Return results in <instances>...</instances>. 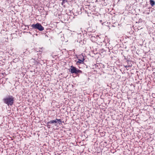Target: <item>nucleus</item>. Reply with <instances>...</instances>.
I'll list each match as a JSON object with an SVG mask.
<instances>
[{
  "label": "nucleus",
  "instance_id": "f257e3e1",
  "mask_svg": "<svg viewBox=\"0 0 155 155\" xmlns=\"http://www.w3.org/2000/svg\"><path fill=\"white\" fill-rule=\"evenodd\" d=\"M3 100L4 103L8 106H12L14 103L15 97L12 95H9L5 97Z\"/></svg>",
  "mask_w": 155,
  "mask_h": 155
},
{
  "label": "nucleus",
  "instance_id": "f03ea898",
  "mask_svg": "<svg viewBox=\"0 0 155 155\" xmlns=\"http://www.w3.org/2000/svg\"><path fill=\"white\" fill-rule=\"evenodd\" d=\"M69 70L71 74H75L77 76L79 75L80 74H82L83 72L81 71L73 65L70 66V68L69 69Z\"/></svg>",
  "mask_w": 155,
  "mask_h": 155
},
{
  "label": "nucleus",
  "instance_id": "7ed1b4c3",
  "mask_svg": "<svg viewBox=\"0 0 155 155\" xmlns=\"http://www.w3.org/2000/svg\"><path fill=\"white\" fill-rule=\"evenodd\" d=\"M31 27L35 30H38L40 31H42L44 29V27L42 26L41 24L39 23H37L35 24H32L31 25Z\"/></svg>",
  "mask_w": 155,
  "mask_h": 155
},
{
  "label": "nucleus",
  "instance_id": "20e7f679",
  "mask_svg": "<svg viewBox=\"0 0 155 155\" xmlns=\"http://www.w3.org/2000/svg\"><path fill=\"white\" fill-rule=\"evenodd\" d=\"M57 122L56 120V119L55 120H53L50 121L46 123L47 126L48 128H50L51 127H52V126L53 125H54L55 126L57 125Z\"/></svg>",
  "mask_w": 155,
  "mask_h": 155
},
{
  "label": "nucleus",
  "instance_id": "39448f33",
  "mask_svg": "<svg viewBox=\"0 0 155 155\" xmlns=\"http://www.w3.org/2000/svg\"><path fill=\"white\" fill-rule=\"evenodd\" d=\"M124 59L126 60V62L127 63V64L128 67H131L132 64H131V61L127 59V58H126L124 56Z\"/></svg>",
  "mask_w": 155,
  "mask_h": 155
},
{
  "label": "nucleus",
  "instance_id": "423d86ee",
  "mask_svg": "<svg viewBox=\"0 0 155 155\" xmlns=\"http://www.w3.org/2000/svg\"><path fill=\"white\" fill-rule=\"evenodd\" d=\"M83 58L82 59H78V61H75L76 62V64H83L84 63V60L85 59H84V57L83 56H82Z\"/></svg>",
  "mask_w": 155,
  "mask_h": 155
},
{
  "label": "nucleus",
  "instance_id": "0eeeda50",
  "mask_svg": "<svg viewBox=\"0 0 155 155\" xmlns=\"http://www.w3.org/2000/svg\"><path fill=\"white\" fill-rule=\"evenodd\" d=\"M43 49V48H39V50H38V49L37 50H36L37 52H39V53H38L37 54V57L38 58H40L41 56V51L40 50H42Z\"/></svg>",
  "mask_w": 155,
  "mask_h": 155
},
{
  "label": "nucleus",
  "instance_id": "6e6552de",
  "mask_svg": "<svg viewBox=\"0 0 155 155\" xmlns=\"http://www.w3.org/2000/svg\"><path fill=\"white\" fill-rule=\"evenodd\" d=\"M150 5L152 7L155 4V1L153 0H150Z\"/></svg>",
  "mask_w": 155,
  "mask_h": 155
},
{
  "label": "nucleus",
  "instance_id": "1a4fd4ad",
  "mask_svg": "<svg viewBox=\"0 0 155 155\" xmlns=\"http://www.w3.org/2000/svg\"><path fill=\"white\" fill-rule=\"evenodd\" d=\"M56 120L57 122V123H58L59 124H61L62 121H61V119H58L57 118H56Z\"/></svg>",
  "mask_w": 155,
  "mask_h": 155
},
{
  "label": "nucleus",
  "instance_id": "9d476101",
  "mask_svg": "<svg viewBox=\"0 0 155 155\" xmlns=\"http://www.w3.org/2000/svg\"><path fill=\"white\" fill-rule=\"evenodd\" d=\"M100 52L101 53H105V51L104 49L102 48L100 50Z\"/></svg>",
  "mask_w": 155,
  "mask_h": 155
},
{
  "label": "nucleus",
  "instance_id": "9b49d317",
  "mask_svg": "<svg viewBox=\"0 0 155 155\" xmlns=\"http://www.w3.org/2000/svg\"><path fill=\"white\" fill-rule=\"evenodd\" d=\"M67 2V0H62V5H64V4L66 2Z\"/></svg>",
  "mask_w": 155,
  "mask_h": 155
},
{
  "label": "nucleus",
  "instance_id": "f8f14e48",
  "mask_svg": "<svg viewBox=\"0 0 155 155\" xmlns=\"http://www.w3.org/2000/svg\"><path fill=\"white\" fill-rule=\"evenodd\" d=\"M91 28L90 27H88L87 29V31L88 32H92L91 30Z\"/></svg>",
  "mask_w": 155,
  "mask_h": 155
},
{
  "label": "nucleus",
  "instance_id": "ddd939ff",
  "mask_svg": "<svg viewBox=\"0 0 155 155\" xmlns=\"http://www.w3.org/2000/svg\"><path fill=\"white\" fill-rule=\"evenodd\" d=\"M77 41L79 42L80 43H81V44H82V42H83V41H82V40H81L80 41L79 40H78Z\"/></svg>",
  "mask_w": 155,
  "mask_h": 155
},
{
  "label": "nucleus",
  "instance_id": "4468645a",
  "mask_svg": "<svg viewBox=\"0 0 155 155\" xmlns=\"http://www.w3.org/2000/svg\"><path fill=\"white\" fill-rule=\"evenodd\" d=\"M124 66L125 68H126L127 69V68H129L130 67H128V65H124Z\"/></svg>",
  "mask_w": 155,
  "mask_h": 155
},
{
  "label": "nucleus",
  "instance_id": "2eb2a0df",
  "mask_svg": "<svg viewBox=\"0 0 155 155\" xmlns=\"http://www.w3.org/2000/svg\"><path fill=\"white\" fill-rule=\"evenodd\" d=\"M154 95H155V94H152V96L153 97V98H155V97H154V96H155Z\"/></svg>",
  "mask_w": 155,
  "mask_h": 155
},
{
  "label": "nucleus",
  "instance_id": "dca6fc26",
  "mask_svg": "<svg viewBox=\"0 0 155 155\" xmlns=\"http://www.w3.org/2000/svg\"><path fill=\"white\" fill-rule=\"evenodd\" d=\"M100 22H101L102 21V20H100Z\"/></svg>",
  "mask_w": 155,
  "mask_h": 155
},
{
  "label": "nucleus",
  "instance_id": "f3484780",
  "mask_svg": "<svg viewBox=\"0 0 155 155\" xmlns=\"http://www.w3.org/2000/svg\"><path fill=\"white\" fill-rule=\"evenodd\" d=\"M107 143L106 142H104V143Z\"/></svg>",
  "mask_w": 155,
  "mask_h": 155
}]
</instances>
